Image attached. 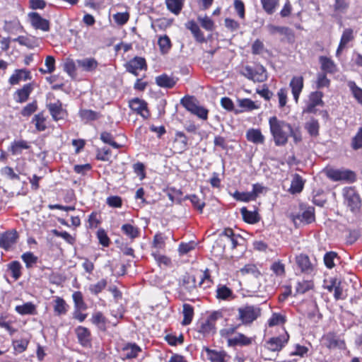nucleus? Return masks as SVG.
Masks as SVG:
<instances>
[{
    "instance_id": "f257e3e1",
    "label": "nucleus",
    "mask_w": 362,
    "mask_h": 362,
    "mask_svg": "<svg viewBox=\"0 0 362 362\" xmlns=\"http://www.w3.org/2000/svg\"><path fill=\"white\" fill-rule=\"evenodd\" d=\"M269 129L276 146H285L291 136L297 144L302 141L303 136L299 127H293L289 123L274 116L269 119Z\"/></svg>"
},
{
    "instance_id": "f03ea898",
    "label": "nucleus",
    "mask_w": 362,
    "mask_h": 362,
    "mask_svg": "<svg viewBox=\"0 0 362 362\" xmlns=\"http://www.w3.org/2000/svg\"><path fill=\"white\" fill-rule=\"evenodd\" d=\"M261 311L258 305H245L238 309V320L243 325H250L261 315Z\"/></svg>"
},
{
    "instance_id": "7ed1b4c3",
    "label": "nucleus",
    "mask_w": 362,
    "mask_h": 362,
    "mask_svg": "<svg viewBox=\"0 0 362 362\" xmlns=\"http://www.w3.org/2000/svg\"><path fill=\"white\" fill-rule=\"evenodd\" d=\"M181 104L192 114L202 119H206L208 110L202 106L199 105L197 100L192 96H185L181 100Z\"/></svg>"
},
{
    "instance_id": "20e7f679",
    "label": "nucleus",
    "mask_w": 362,
    "mask_h": 362,
    "mask_svg": "<svg viewBox=\"0 0 362 362\" xmlns=\"http://www.w3.org/2000/svg\"><path fill=\"white\" fill-rule=\"evenodd\" d=\"M289 334L287 332H284L283 334L278 337H273L266 341L264 348L273 352L280 351L288 343Z\"/></svg>"
},
{
    "instance_id": "39448f33",
    "label": "nucleus",
    "mask_w": 362,
    "mask_h": 362,
    "mask_svg": "<svg viewBox=\"0 0 362 362\" xmlns=\"http://www.w3.org/2000/svg\"><path fill=\"white\" fill-rule=\"evenodd\" d=\"M343 196L346 204L352 211H355L360 208L361 200L354 188L345 187L343 189Z\"/></svg>"
},
{
    "instance_id": "423d86ee",
    "label": "nucleus",
    "mask_w": 362,
    "mask_h": 362,
    "mask_svg": "<svg viewBox=\"0 0 362 362\" xmlns=\"http://www.w3.org/2000/svg\"><path fill=\"white\" fill-rule=\"evenodd\" d=\"M242 74L255 82H263L267 78L266 70L262 66H257L255 69L246 66Z\"/></svg>"
},
{
    "instance_id": "0eeeda50",
    "label": "nucleus",
    "mask_w": 362,
    "mask_h": 362,
    "mask_svg": "<svg viewBox=\"0 0 362 362\" xmlns=\"http://www.w3.org/2000/svg\"><path fill=\"white\" fill-rule=\"evenodd\" d=\"M323 93L320 91L312 92L308 98L305 107L303 109V113L315 114L317 112V106H323L322 101Z\"/></svg>"
},
{
    "instance_id": "6e6552de",
    "label": "nucleus",
    "mask_w": 362,
    "mask_h": 362,
    "mask_svg": "<svg viewBox=\"0 0 362 362\" xmlns=\"http://www.w3.org/2000/svg\"><path fill=\"white\" fill-rule=\"evenodd\" d=\"M326 175L333 181H354L355 175L352 171L348 170L327 169Z\"/></svg>"
},
{
    "instance_id": "1a4fd4ad",
    "label": "nucleus",
    "mask_w": 362,
    "mask_h": 362,
    "mask_svg": "<svg viewBox=\"0 0 362 362\" xmlns=\"http://www.w3.org/2000/svg\"><path fill=\"white\" fill-rule=\"evenodd\" d=\"M18 233L16 230L6 231L0 235V247L8 250L18 239Z\"/></svg>"
},
{
    "instance_id": "9d476101",
    "label": "nucleus",
    "mask_w": 362,
    "mask_h": 362,
    "mask_svg": "<svg viewBox=\"0 0 362 362\" xmlns=\"http://www.w3.org/2000/svg\"><path fill=\"white\" fill-rule=\"evenodd\" d=\"M325 346L329 349H345L346 344L344 339H341L336 333L329 332L322 337Z\"/></svg>"
},
{
    "instance_id": "9b49d317",
    "label": "nucleus",
    "mask_w": 362,
    "mask_h": 362,
    "mask_svg": "<svg viewBox=\"0 0 362 362\" xmlns=\"http://www.w3.org/2000/svg\"><path fill=\"white\" fill-rule=\"evenodd\" d=\"M213 28L214 24H187V28L199 42H204L205 40V35L202 28L207 32H210Z\"/></svg>"
},
{
    "instance_id": "f8f14e48",
    "label": "nucleus",
    "mask_w": 362,
    "mask_h": 362,
    "mask_svg": "<svg viewBox=\"0 0 362 362\" xmlns=\"http://www.w3.org/2000/svg\"><path fill=\"white\" fill-rule=\"evenodd\" d=\"M180 286L181 291L185 294H192L196 290V279L194 276L186 274L182 276Z\"/></svg>"
},
{
    "instance_id": "ddd939ff",
    "label": "nucleus",
    "mask_w": 362,
    "mask_h": 362,
    "mask_svg": "<svg viewBox=\"0 0 362 362\" xmlns=\"http://www.w3.org/2000/svg\"><path fill=\"white\" fill-rule=\"evenodd\" d=\"M141 351V349L135 343H127L119 349L120 356L124 359L135 358Z\"/></svg>"
},
{
    "instance_id": "4468645a",
    "label": "nucleus",
    "mask_w": 362,
    "mask_h": 362,
    "mask_svg": "<svg viewBox=\"0 0 362 362\" xmlns=\"http://www.w3.org/2000/svg\"><path fill=\"white\" fill-rule=\"evenodd\" d=\"M47 108L55 121L62 119L66 116V112L63 109L62 104L59 100L48 104Z\"/></svg>"
},
{
    "instance_id": "2eb2a0df",
    "label": "nucleus",
    "mask_w": 362,
    "mask_h": 362,
    "mask_svg": "<svg viewBox=\"0 0 362 362\" xmlns=\"http://www.w3.org/2000/svg\"><path fill=\"white\" fill-rule=\"evenodd\" d=\"M296 262L302 272L311 274L314 271V265L306 255L300 254L296 256Z\"/></svg>"
},
{
    "instance_id": "dca6fc26",
    "label": "nucleus",
    "mask_w": 362,
    "mask_h": 362,
    "mask_svg": "<svg viewBox=\"0 0 362 362\" xmlns=\"http://www.w3.org/2000/svg\"><path fill=\"white\" fill-rule=\"evenodd\" d=\"M130 108L139 114L144 118H148L149 112L147 109V104L142 100L134 98L129 102Z\"/></svg>"
},
{
    "instance_id": "f3484780",
    "label": "nucleus",
    "mask_w": 362,
    "mask_h": 362,
    "mask_svg": "<svg viewBox=\"0 0 362 362\" xmlns=\"http://www.w3.org/2000/svg\"><path fill=\"white\" fill-rule=\"evenodd\" d=\"M75 333L80 344L83 346H88L90 345L91 334L88 328L78 326L75 329Z\"/></svg>"
},
{
    "instance_id": "a211bd4d",
    "label": "nucleus",
    "mask_w": 362,
    "mask_h": 362,
    "mask_svg": "<svg viewBox=\"0 0 362 362\" xmlns=\"http://www.w3.org/2000/svg\"><path fill=\"white\" fill-rule=\"evenodd\" d=\"M177 78L173 76H169L167 74L159 75L155 78L156 83L158 86L164 88H173L177 83Z\"/></svg>"
},
{
    "instance_id": "6ab92c4d",
    "label": "nucleus",
    "mask_w": 362,
    "mask_h": 362,
    "mask_svg": "<svg viewBox=\"0 0 362 362\" xmlns=\"http://www.w3.org/2000/svg\"><path fill=\"white\" fill-rule=\"evenodd\" d=\"M146 67L145 59L140 57H134L127 65V69L134 75H137L138 70L146 69Z\"/></svg>"
},
{
    "instance_id": "aec40b11",
    "label": "nucleus",
    "mask_w": 362,
    "mask_h": 362,
    "mask_svg": "<svg viewBox=\"0 0 362 362\" xmlns=\"http://www.w3.org/2000/svg\"><path fill=\"white\" fill-rule=\"evenodd\" d=\"M31 78L30 71L25 69H16L14 73L9 78L11 85L18 84L21 81H26Z\"/></svg>"
},
{
    "instance_id": "412c9836",
    "label": "nucleus",
    "mask_w": 362,
    "mask_h": 362,
    "mask_svg": "<svg viewBox=\"0 0 362 362\" xmlns=\"http://www.w3.org/2000/svg\"><path fill=\"white\" fill-rule=\"evenodd\" d=\"M289 85L291 88L293 98L297 103L299 95L303 88V77L301 76L293 77Z\"/></svg>"
},
{
    "instance_id": "4be33fe9",
    "label": "nucleus",
    "mask_w": 362,
    "mask_h": 362,
    "mask_svg": "<svg viewBox=\"0 0 362 362\" xmlns=\"http://www.w3.org/2000/svg\"><path fill=\"white\" fill-rule=\"evenodd\" d=\"M246 139L248 141L255 144H263L264 143V136L259 129L251 128L246 132Z\"/></svg>"
},
{
    "instance_id": "5701e85b",
    "label": "nucleus",
    "mask_w": 362,
    "mask_h": 362,
    "mask_svg": "<svg viewBox=\"0 0 362 362\" xmlns=\"http://www.w3.org/2000/svg\"><path fill=\"white\" fill-rule=\"evenodd\" d=\"M33 90V86L32 83H27L24 85L22 88L18 89L15 93V100L17 103H24L25 102L28 98L30 94L32 93Z\"/></svg>"
},
{
    "instance_id": "b1692460",
    "label": "nucleus",
    "mask_w": 362,
    "mask_h": 362,
    "mask_svg": "<svg viewBox=\"0 0 362 362\" xmlns=\"http://www.w3.org/2000/svg\"><path fill=\"white\" fill-rule=\"evenodd\" d=\"M216 293V297L218 300L230 301L235 298L233 291L226 285H218Z\"/></svg>"
},
{
    "instance_id": "393cba45",
    "label": "nucleus",
    "mask_w": 362,
    "mask_h": 362,
    "mask_svg": "<svg viewBox=\"0 0 362 362\" xmlns=\"http://www.w3.org/2000/svg\"><path fill=\"white\" fill-rule=\"evenodd\" d=\"M29 143L25 140H15L8 148V151L13 156L20 155L23 150L30 148Z\"/></svg>"
},
{
    "instance_id": "a878e982",
    "label": "nucleus",
    "mask_w": 362,
    "mask_h": 362,
    "mask_svg": "<svg viewBox=\"0 0 362 362\" xmlns=\"http://www.w3.org/2000/svg\"><path fill=\"white\" fill-rule=\"evenodd\" d=\"M252 342V338L247 337L242 333H238L236 336L228 339L229 346H248Z\"/></svg>"
},
{
    "instance_id": "bb28decb",
    "label": "nucleus",
    "mask_w": 362,
    "mask_h": 362,
    "mask_svg": "<svg viewBox=\"0 0 362 362\" xmlns=\"http://www.w3.org/2000/svg\"><path fill=\"white\" fill-rule=\"evenodd\" d=\"M268 30L272 34H279L280 35L286 36L289 42H292L294 40V35L286 27L269 25L268 26Z\"/></svg>"
},
{
    "instance_id": "cd10ccee",
    "label": "nucleus",
    "mask_w": 362,
    "mask_h": 362,
    "mask_svg": "<svg viewBox=\"0 0 362 362\" xmlns=\"http://www.w3.org/2000/svg\"><path fill=\"white\" fill-rule=\"evenodd\" d=\"M115 303L119 305L117 314H115V317L122 318L125 312L126 300L122 297V293L116 288H115Z\"/></svg>"
},
{
    "instance_id": "c85d7f7f",
    "label": "nucleus",
    "mask_w": 362,
    "mask_h": 362,
    "mask_svg": "<svg viewBox=\"0 0 362 362\" xmlns=\"http://www.w3.org/2000/svg\"><path fill=\"white\" fill-rule=\"evenodd\" d=\"M280 0H260L262 8L268 15L274 14L279 6Z\"/></svg>"
},
{
    "instance_id": "c756f323",
    "label": "nucleus",
    "mask_w": 362,
    "mask_h": 362,
    "mask_svg": "<svg viewBox=\"0 0 362 362\" xmlns=\"http://www.w3.org/2000/svg\"><path fill=\"white\" fill-rule=\"evenodd\" d=\"M320 63L321 64V69L325 73L333 74L337 70V66L334 62L327 57H320Z\"/></svg>"
},
{
    "instance_id": "7c9ffc66",
    "label": "nucleus",
    "mask_w": 362,
    "mask_h": 362,
    "mask_svg": "<svg viewBox=\"0 0 362 362\" xmlns=\"http://www.w3.org/2000/svg\"><path fill=\"white\" fill-rule=\"evenodd\" d=\"M15 310L20 315H35L37 313L36 306L31 302L25 303L21 305H17Z\"/></svg>"
},
{
    "instance_id": "2f4dec72",
    "label": "nucleus",
    "mask_w": 362,
    "mask_h": 362,
    "mask_svg": "<svg viewBox=\"0 0 362 362\" xmlns=\"http://www.w3.org/2000/svg\"><path fill=\"white\" fill-rule=\"evenodd\" d=\"M304 186V181L300 175L295 174L291 183L289 192L291 194H296L300 192Z\"/></svg>"
},
{
    "instance_id": "473e14b6",
    "label": "nucleus",
    "mask_w": 362,
    "mask_h": 362,
    "mask_svg": "<svg viewBox=\"0 0 362 362\" xmlns=\"http://www.w3.org/2000/svg\"><path fill=\"white\" fill-rule=\"evenodd\" d=\"M354 39L353 31L351 29H346L341 37L340 43L337 50V55L339 56L347 43Z\"/></svg>"
},
{
    "instance_id": "72a5a7b5",
    "label": "nucleus",
    "mask_w": 362,
    "mask_h": 362,
    "mask_svg": "<svg viewBox=\"0 0 362 362\" xmlns=\"http://www.w3.org/2000/svg\"><path fill=\"white\" fill-rule=\"evenodd\" d=\"M78 66L83 71H91L96 69L98 66L97 62L93 58H86L76 60Z\"/></svg>"
},
{
    "instance_id": "f704fd0d",
    "label": "nucleus",
    "mask_w": 362,
    "mask_h": 362,
    "mask_svg": "<svg viewBox=\"0 0 362 362\" xmlns=\"http://www.w3.org/2000/svg\"><path fill=\"white\" fill-rule=\"evenodd\" d=\"M185 0H165L167 8L173 13L178 15L184 6Z\"/></svg>"
},
{
    "instance_id": "c9c22d12",
    "label": "nucleus",
    "mask_w": 362,
    "mask_h": 362,
    "mask_svg": "<svg viewBox=\"0 0 362 362\" xmlns=\"http://www.w3.org/2000/svg\"><path fill=\"white\" fill-rule=\"evenodd\" d=\"M8 271L11 272V276L14 280H18L22 274L23 267L18 261H12L7 264Z\"/></svg>"
},
{
    "instance_id": "e433bc0d",
    "label": "nucleus",
    "mask_w": 362,
    "mask_h": 362,
    "mask_svg": "<svg viewBox=\"0 0 362 362\" xmlns=\"http://www.w3.org/2000/svg\"><path fill=\"white\" fill-rule=\"evenodd\" d=\"M305 129L311 136L316 137L319 135L320 124L317 119L312 118L305 123Z\"/></svg>"
},
{
    "instance_id": "4c0bfd02",
    "label": "nucleus",
    "mask_w": 362,
    "mask_h": 362,
    "mask_svg": "<svg viewBox=\"0 0 362 362\" xmlns=\"http://www.w3.org/2000/svg\"><path fill=\"white\" fill-rule=\"evenodd\" d=\"M238 104L242 108L241 111H252L259 107V105L249 98L238 99Z\"/></svg>"
},
{
    "instance_id": "58836bf2",
    "label": "nucleus",
    "mask_w": 362,
    "mask_h": 362,
    "mask_svg": "<svg viewBox=\"0 0 362 362\" xmlns=\"http://www.w3.org/2000/svg\"><path fill=\"white\" fill-rule=\"evenodd\" d=\"M182 314L184 316L182 324L183 325H188L191 323L194 316V308L189 304H184Z\"/></svg>"
},
{
    "instance_id": "ea45409f",
    "label": "nucleus",
    "mask_w": 362,
    "mask_h": 362,
    "mask_svg": "<svg viewBox=\"0 0 362 362\" xmlns=\"http://www.w3.org/2000/svg\"><path fill=\"white\" fill-rule=\"evenodd\" d=\"M216 328V324L211 322L208 318L199 322L198 331L204 334L214 332Z\"/></svg>"
},
{
    "instance_id": "a19ab883",
    "label": "nucleus",
    "mask_w": 362,
    "mask_h": 362,
    "mask_svg": "<svg viewBox=\"0 0 362 362\" xmlns=\"http://www.w3.org/2000/svg\"><path fill=\"white\" fill-rule=\"evenodd\" d=\"M67 304L65 300L60 298L57 297L54 300V310L57 315H64L67 312Z\"/></svg>"
},
{
    "instance_id": "79ce46f5",
    "label": "nucleus",
    "mask_w": 362,
    "mask_h": 362,
    "mask_svg": "<svg viewBox=\"0 0 362 362\" xmlns=\"http://www.w3.org/2000/svg\"><path fill=\"white\" fill-rule=\"evenodd\" d=\"M121 230L122 233L128 236L131 240H134L139 235V229L129 223L122 225Z\"/></svg>"
},
{
    "instance_id": "37998d69",
    "label": "nucleus",
    "mask_w": 362,
    "mask_h": 362,
    "mask_svg": "<svg viewBox=\"0 0 362 362\" xmlns=\"http://www.w3.org/2000/svg\"><path fill=\"white\" fill-rule=\"evenodd\" d=\"M243 220L248 223H256L259 221L257 214L254 211H248L245 207L240 210Z\"/></svg>"
},
{
    "instance_id": "c03bdc74",
    "label": "nucleus",
    "mask_w": 362,
    "mask_h": 362,
    "mask_svg": "<svg viewBox=\"0 0 362 362\" xmlns=\"http://www.w3.org/2000/svg\"><path fill=\"white\" fill-rule=\"evenodd\" d=\"M354 98L362 105V88L358 87L354 81H349L347 83Z\"/></svg>"
},
{
    "instance_id": "a18cd8bd",
    "label": "nucleus",
    "mask_w": 362,
    "mask_h": 362,
    "mask_svg": "<svg viewBox=\"0 0 362 362\" xmlns=\"http://www.w3.org/2000/svg\"><path fill=\"white\" fill-rule=\"evenodd\" d=\"M297 218L305 223H311L315 220L314 208H308L300 215H298Z\"/></svg>"
},
{
    "instance_id": "49530a36",
    "label": "nucleus",
    "mask_w": 362,
    "mask_h": 362,
    "mask_svg": "<svg viewBox=\"0 0 362 362\" xmlns=\"http://www.w3.org/2000/svg\"><path fill=\"white\" fill-rule=\"evenodd\" d=\"M21 259L25 264V267L28 269L33 267L37 262V257L31 252L23 253L21 255Z\"/></svg>"
},
{
    "instance_id": "de8ad7c7",
    "label": "nucleus",
    "mask_w": 362,
    "mask_h": 362,
    "mask_svg": "<svg viewBox=\"0 0 362 362\" xmlns=\"http://www.w3.org/2000/svg\"><path fill=\"white\" fill-rule=\"evenodd\" d=\"M79 115L85 122L95 120L98 118V113L91 110H81Z\"/></svg>"
},
{
    "instance_id": "09e8293b",
    "label": "nucleus",
    "mask_w": 362,
    "mask_h": 362,
    "mask_svg": "<svg viewBox=\"0 0 362 362\" xmlns=\"http://www.w3.org/2000/svg\"><path fill=\"white\" fill-rule=\"evenodd\" d=\"M167 238L162 233H156L153 240V247L157 250L165 248Z\"/></svg>"
},
{
    "instance_id": "8fccbe9b",
    "label": "nucleus",
    "mask_w": 362,
    "mask_h": 362,
    "mask_svg": "<svg viewBox=\"0 0 362 362\" xmlns=\"http://www.w3.org/2000/svg\"><path fill=\"white\" fill-rule=\"evenodd\" d=\"M46 119L42 113L35 115L33 119V122L35 124V128L39 132L45 131L47 128L45 124Z\"/></svg>"
},
{
    "instance_id": "3c124183",
    "label": "nucleus",
    "mask_w": 362,
    "mask_h": 362,
    "mask_svg": "<svg viewBox=\"0 0 362 362\" xmlns=\"http://www.w3.org/2000/svg\"><path fill=\"white\" fill-rule=\"evenodd\" d=\"M349 3L346 0H335L333 5L334 11L337 13H344L349 8Z\"/></svg>"
},
{
    "instance_id": "603ef678",
    "label": "nucleus",
    "mask_w": 362,
    "mask_h": 362,
    "mask_svg": "<svg viewBox=\"0 0 362 362\" xmlns=\"http://www.w3.org/2000/svg\"><path fill=\"white\" fill-rule=\"evenodd\" d=\"M313 287V283L311 281L303 280L298 281L296 286V293H305Z\"/></svg>"
},
{
    "instance_id": "864d4df0",
    "label": "nucleus",
    "mask_w": 362,
    "mask_h": 362,
    "mask_svg": "<svg viewBox=\"0 0 362 362\" xmlns=\"http://www.w3.org/2000/svg\"><path fill=\"white\" fill-rule=\"evenodd\" d=\"M240 272L243 275L252 274L255 277H258L260 275V272L255 264H246L244 267L240 269Z\"/></svg>"
},
{
    "instance_id": "5fc2aeb1",
    "label": "nucleus",
    "mask_w": 362,
    "mask_h": 362,
    "mask_svg": "<svg viewBox=\"0 0 362 362\" xmlns=\"http://www.w3.org/2000/svg\"><path fill=\"white\" fill-rule=\"evenodd\" d=\"M107 285V281L105 279H101L99 281H98L96 284H90L89 286V291L93 294H98L100 293Z\"/></svg>"
},
{
    "instance_id": "6e6d98bb",
    "label": "nucleus",
    "mask_w": 362,
    "mask_h": 362,
    "mask_svg": "<svg viewBox=\"0 0 362 362\" xmlns=\"http://www.w3.org/2000/svg\"><path fill=\"white\" fill-rule=\"evenodd\" d=\"M115 243L117 244V247L122 252H123L124 255L129 256L134 255V250L129 247L127 243H124L122 240L117 239L115 240Z\"/></svg>"
},
{
    "instance_id": "4d7b16f0",
    "label": "nucleus",
    "mask_w": 362,
    "mask_h": 362,
    "mask_svg": "<svg viewBox=\"0 0 362 362\" xmlns=\"http://www.w3.org/2000/svg\"><path fill=\"white\" fill-rule=\"evenodd\" d=\"M76 63L71 59H66L64 64V70L71 76L74 77L76 75Z\"/></svg>"
},
{
    "instance_id": "13d9d810",
    "label": "nucleus",
    "mask_w": 362,
    "mask_h": 362,
    "mask_svg": "<svg viewBox=\"0 0 362 362\" xmlns=\"http://www.w3.org/2000/svg\"><path fill=\"white\" fill-rule=\"evenodd\" d=\"M209 358L211 362H225L226 354L216 351L207 350Z\"/></svg>"
},
{
    "instance_id": "bf43d9fd",
    "label": "nucleus",
    "mask_w": 362,
    "mask_h": 362,
    "mask_svg": "<svg viewBox=\"0 0 362 362\" xmlns=\"http://www.w3.org/2000/svg\"><path fill=\"white\" fill-rule=\"evenodd\" d=\"M175 144H180V146L179 148V150L180 152L185 150L187 146V138L185 135L184 133L181 132H178L175 134Z\"/></svg>"
},
{
    "instance_id": "052dcab7",
    "label": "nucleus",
    "mask_w": 362,
    "mask_h": 362,
    "mask_svg": "<svg viewBox=\"0 0 362 362\" xmlns=\"http://www.w3.org/2000/svg\"><path fill=\"white\" fill-rule=\"evenodd\" d=\"M285 316L279 313H273L272 317L268 320V325L269 327H273L279 325H282L285 322Z\"/></svg>"
},
{
    "instance_id": "680f3d73",
    "label": "nucleus",
    "mask_w": 362,
    "mask_h": 362,
    "mask_svg": "<svg viewBox=\"0 0 362 362\" xmlns=\"http://www.w3.org/2000/svg\"><path fill=\"white\" fill-rule=\"evenodd\" d=\"M187 199H189L194 207L196 208L200 213L202 212L203 209L205 206V203L202 201L197 195L192 194L189 197H187Z\"/></svg>"
},
{
    "instance_id": "e2e57ef3",
    "label": "nucleus",
    "mask_w": 362,
    "mask_h": 362,
    "mask_svg": "<svg viewBox=\"0 0 362 362\" xmlns=\"http://www.w3.org/2000/svg\"><path fill=\"white\" fill-rule=\"evenodd\" d=\"M4 29L14 35L21 33L23 31V28L21 24H5Z\"/></svg>"
},
{
    "instance_id": "0e129e2a",
    "label": "nucleus",
    "mask_w": 362,
    "mask_h": 362,
    "mask_svg": "<svg viewBox=\"0 0 362 362\" xmlns=\"http://www.w3.org/2000/svg\"><path fill=\"white\" fill-rule=\"evenodd\" d=\"M158 45L163 53H166L171 47L170 40L166 35L160 37L158 40Z\"/></svg>"
},
{
    "instance_id": "69168bd1",
    "label": "nucleus",
    "mask_w": 362,
    "mask_h": 362,
    "mask_svg": "<svg viewBox=\"0 0 362 362\" xmlns=\"http://www.w3.org/2000/svg\"><path fill=\"white\" fill-rule=\"evenodd\" d=\"M337 255L334 252H329L325 255L324 262L327 268L332 269L334 267L335 264L334 262V260L337 257Z\"/></svg>"
},
{
    "instance_id": "338daca9",
    "label": "nucleus",
    "mask_w": 362,
    "mask_h": 362,
    "mask_svg": "<svg viewBox=\"0 0 362 362\" xmlns=\"http://www.w3.org/2000/svg\"><path fill=\"white\" fill-rule=\"evenodd\" d=\"M351 146L354 149L357 150L362 147V127H361L356 136L353 138Z\"/></svg>"
},
{
    "instance_id": "774afa93",
    "label": "nucleus",
    "mask_w": 362,
    "mask_h": 362,
    "mask_svg": "<svg viewBox=\"0 0 362 362\" xmlns=\"http://www.w3.org/2000/svg\"><path fill=\"white\" fill-rule=\"evenodd\" d=\"M92 322L98 325L100 329H105V318L101 313H97L93 315Z\"/></svg>"
}]
</instances>
